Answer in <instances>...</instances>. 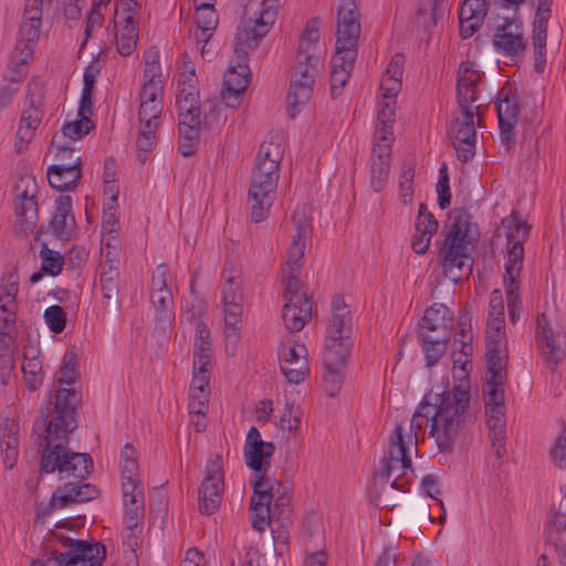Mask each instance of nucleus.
I'll use <instances>...</instances> for the list:
<instances>
[{"mask_svg":"<svg viewBox=\"0 0 566 566\" xmlns=\"http://www.w3.org/2000/svg\"><path fill=\"white\" fill-rule=\"evenodd\" d=\"M223 471L222 459L216 454L209 459L206 467V476L199 489L200 492L208 495H223Z\"/></svg>","mask_w":566,"mask_h":566,"instance_id":"obj_38","label":"nucleus"},{"mask_svg":"<svg viewBox=\"0 0 566 566\" xmlns=\"http://www.w3.org/2000/svg\"><path fill=\"white\" fill-rule=\"evenodd\" d=\"M551 460L555 467L566 471V431L564 430L554 441L551 451Z\"/></svg>","mask_w":566,"mask_h":566,"instance_id":"obj_63","label":"nucleus"},{"mask_svg":"<svg viewBox=\"0 0 566 566\" xmlns=\"http://www.w3.org/2000/svg\"><path fill=\"white\" fill-rule=\"evenodd\" d=\"M494 49L506 56H517L526 49L523 38V23L518 18H505L500 24L492 39Z\"/></svg>","mask_w":566,"mask_h":566,"instance_id":"obj_19","label":"nucleus"},{"mask_svg":"<svg viewBox=\"0 0 566 566\" xmlns=\"http://www.w3.org/2000/svg\"><path fill=\"white\" fill-rule=\"evenodd\" d=\"M119 271L117 266L113 265L112 262L106 261L102 264V271L99 274V284L102 295L104 298L105 308L112 307L118 310L120 305L119 301V287H118Z\"/></svg>","mask_w":566,"mask_h":566,"instance_id":"obj_30","label":"nucleus"},{"mask_svg":"<svg viewBox=\"0 0 566 566\" xmlns=\"http://www.w3.org/2000/svg\"><path fill=\"white\" fill-rule=\"evenodd\" d=\"M12 337L7 333L0 335V371L12 373L14 368V348Z\"/></svg>","mask_w":566,"mask_h":566,"instance_id":"obj_52","label":"nucleus"},{"mask_svg":"<svg viewBox=\"0 0 566 566\" xmlns=\"http://www.w3.org/2000/svg\"><path fill=\"white\" fill-rule=\"evenodd\" d=\"M15 216L20 219L21 230L31 232L38 222V203L33 195H29L28 190H23L14 202Z\"/></svg>","mask_w":566,"mask_h":566,"instance_id":"obj_35","label":"nucleus"},{"mask_svg":"<svg viewBox=\"0 0 566 566\" xmlns=\"http://www.w3.org/2000/svg\"><path fill=\"white\" fill-rule=\"evenodd\" d=\"M253 495L250 502L251 525L255 531L262 532L270 523L272 509L271 502L274 499V489L277 482L269 476H259L253 481Z\"/></svg>","mask_w":566,"mask_h":566,"instance_id":"obj_17","label":"nucleus"},{"mask_svg":"<svg viewBox=\"0 0 566 566\" xmlns=\"http://www.w3.org/2000/svg\"><path fill=\"white\" fill-rule=\"evenodd\" d=\"M46 177L50 186L59 191H72L82 178L81 157L67 164H54L48 168Z\"/></svg>","mask_w":566,"mask_h":566,"instance_id":"obj_23","label":"nucleus"},{"mask_svg":"<svg viewBox=\"0 0 566 566\" xmlns=\"http://www.w3.org/2000/svg\"><path fill=\"white\" fill-rule=\"evenodd\" d=\"M52 232L60 240H69L75 228V218L72 214L71 196H60L56 199L55 213L50 222Z\"/></svg>","mask_w":566,"mask_h":566,"instance_id":"obj_27","label":"nucleus"},{"mask_svg":"<svg viewBox=\"0 0 566 566\" xmlns=\"http://www.w3.org/2000/svg\"><path fill=\"white\" fill-rule=\"evenodd\" d=\"M44 321L53 333H61L66 325V315L60 305L49 306L44 311Z\"/></svg>","mask_w":566,"mask_h":566,"instance_id":"obj_56","label":"nucleus"},{"mask_svg":"<svg viewBox=\"0 0 566 566\" xmlns=\"http://www.w3.org/2000/svg\"><path fill=\"white\" fill-rule=\"evenodd\" d=\"M59 375L57 381L60 384L72 385L77 379L76 354L73 350H67L64 354Z\"/></svg>","mask_w":566,"mask_h":566,"instance_id":"obj_53","label":"nucleus"},{"mask_svg":"<svg viewBox=\"0 0 566 566\" xmlns=\"http://www.w3.org/2000/svg\"><path fill=\"white\" fill-rule=\"evenodd\" d=\"M97 494V489L92 484H76L69 482L55 490L51 500V505L53 507L63 509L70 503H83L91 501L95 499Z\"/></svg>","mask_w":566,"mask_h":566,"instance_id":"obj_26","label":"nucleus"},{"mask_svg":"<svg viewBox=\"0 0 566 566\" xmlns=\"http://www.w3.org/2000/svg\"><path fill=\"white\" fill-rule=\"evenodd\" d=\"M62 545L69 551L55 553L57 566H102L105 559V546L101 543H88L82 539L65 537Z\"/></svg>","mask_w":566,"mask_h":566,"instance_id":"obj_15","label":"nucleus"},{"mask_svg":"<svg viewBox=\"0 0 566 566\" xmlns=\"http://www.w3.org/2000/svg\"><path fill=\"white\" fill-rule=\"evenodd\" d=\"M163 112V103H140L139 106V122L143 126L158 127V119Z\"/></svg>","mask_w":566,"mask_h":566,"instance_id":"obj_57","label":"nucleus"},{"mask_svg":"<svg viewBox=\"0 0 566 566\" xmlns=\"http://www.w3.org/2000/svg\"><path fill=\"white\" fill-rule=\"evenodd\" d=\"M551 17L535 15L533 22V46L534 50L546 49L547 24Z\"/></svg>","mask_w":566,"mask_h":566,"instance_id":"obj_62","label":"nucleus"},{"mask_svg":"<svg viewBox=\"0 0 566 566\" xmlns=\"http://www.w3.org/2000/svg\"><path fill=\"white\" fill-rule=\"evenodd\" d=\"M243 294L239 277L229 275L222 287V305L224 315V336L227 343L235 344L240 337V323L243 312Z\"/></svg>","mask_w":566,"mask_h":566,"instance_id":"obj_13","label":"nucleus"},{"mask_svg":"<svg viewBox=\"0 0 566 566\" xmlns=\"http://www.w3.org/2000/svg\"><path fill=\"white\" fill-rule=\"evenodd\" d=\"M297 272L298 271H290V274L287 275V277L284 279V283H285V289H284V294H283L284 301H287L289 298H292L296 295L298 296L300 301L311 300L308 297L306 291H304V286L300 282Z\"/></svg>","mask_w":566,"mask_h":566,"instance_id":"obj_59","label":"nucleus"},{"mask_svg":"<svg viewBox=\"0 0 566 566\" xmlns=\"http://www.w3.org/2000/svg\"><path fill=\"white\" fill-rule=\"evenodd\" d=\"M295 233L287 251V266L290 271H298L302 266L306 239L312 232V227L306 213V208H297L293 216Z\"/></svg>","mask_w":566,"mask_h":566,"instance_id":"obj_20","label":"nucleus"},{"mask_svg":"<svg viewBox=\"0 0 566 566\" xmlns=\"http://www.w3.org/2000/svg\"><path fill=\"white\" fill-rule=\"evenodd\" d=\"M280 0H250L245 7L242 25L234 40L233 56L224 75L222 99L228 107L234 108L250 82L248 66L249 52L256 49L259 42L274 24Z\"/></svg>","mask_w":566,"mask_h":566,"instance_id":"obj_2","label":"nucleus"},{"mask_svg":"<svg viewBox=\"0 0 566 566\" xmlns=\"http://www.w3.org/2000/svg\"><path fill=\"white\" fill-rule=\"evenodd\" d=\"M281 371L290 384L297 385L305 379V376L308 373L307 360H302L298 365L281 363Z\"/></svg>","mask_w":566,"mask_h":566,"instance_id":"obj_64","label":"nucleus"},{"mask_svg":"<svg viewBox=\"0 0 566 566\" xmlns=\"http://www.w3.org/2000/svg\"><path fill=\"white\" fill-rule=\"evenodd\" d=\"M21 370L23 373L24 384L31 391L42 386L43 373L42 361L39 358V350L34 347H25L23 352Z\"/></svg>","mask_w":566,"mask_h":566,"instance_id":"obj_34","label":"nucleus"},{"mask_svg":"<svg viewBox=\"0 0 566 566\" xmlns=\"http://www.w3.org/2000/svg\"><path fill=\"white\" fill-rule=\"evenodd\" d=\"M319 21L313 19L308 21L300 39L297 52L301 54H321L318 49Z\"/></svg>","mask_w":566,"mask_h":566,"instance_id":"obj_46","label":"nucleus"},{"mask_svg":"<svg viewBox=\"0 0 566 566\" xmlns=\"http://www.w3.org/2000/svg\"><path fill=\"white\" fill-rule=\"evenodd\" d=\"M438 221L434 216L428 210L424 203H420L419 212L416 220V230L422 235H433L438 230Z\"/></svg>","mask_w":566,"mask_h":566,"instance_id":"obj_54","label":"nucleus"},{"mask_svg":"<svg viewBox=\"0 0 566 566\" xmlns=\"http://www.w3.org/2000/svg\"><path fill=\"white\" fill-rule=\"evenodd\" d=\"M481 80L480 73L470 61L461 63L458 71L457 86H478Z\"/></svg>","mask_w":566,"mask_h":566,"instance_id":"obj_61","label":"nucleus"},{"mask_svg":"<svg viewBox=\"0 0 566 566\" xmlns=\"http://www.w3.org/2000/svg\"><path fill=\"white\" fill-rule=\"evenodd\" d=\"M277 181L279 177L253 169L249 188L252 221L258 223L269 216L275 200Z\"/></svg>","mask_w":566,"mask_h":566,"instance_id":"obj_16","label":"nucleus"},{"mask_svg":"<svg viewBox=\"0 0 566 566\" xmlns=\"http://www.w3.org/2000/svg\"><path fill=\"white\" fill-rule=\"evenodd\" d=\"M179 119L200 117L199 94L193 84L182 85L176 96Z\"/></svg>","mask_w":566,"mask_h":566,"instance_id":"obj_42","label":"nucleus"},{"mask_svg":"<svg viewBox=\"0 0 566 566\" xmlns=\"http://www.w3.org/2000/svg\"><path fill=\"white\" fill-rule=\"evenodd\" d=\"M274 450L275 447L272 442L262 440L258 428L251 427L249 429L243 453L247 465L256 474L254 481L261 475L266 476Z\"/></svg>","mask_w":566,"mask_h":566,"instance_id":"obj_18","label":"nucleus"},{"mask_svg":"<svg viewBox=\"0 0 566 566\" xmlns=\"http://www.w3.org/2000/svg\"><path fill=\"white\" fill-rule=\"evenodd\" d=\"M279 357L281 363L298 365L302 360H307V348L303 344L282 346L279 350Z\"/></svg>","mask_w":566,"mask_h":566,"instance_id":"obj_60","label":"nucleus"},{"mask_svg":"<svg viewBox=\"0 0 566 566\" xmlns=\"http://www.w3.org/2000/svg\"><path fill=\"white\" fill-rule=\"evenodd\" d=\"M507 228V261L505 263L504 284H518V277L523 269L524 247L523 243L528 238L530 226L511 216L504 221Z\"/></svg>","mask_w":566,"mask_h":566,"instance_id":"obj_11","label":"nucleus"},{"mask_svg":"<svg viewBox=\"0 0 566 566\" xmlns=\"http://www.w3.org/2000/svg\"><path fill=\"white\" fill-rule=\"evenodd\" d=\"M313 303L311 300L300 301L294 296L285 301L282 312L286 329L290 332L301 331L312 317Z\"/></svg>","mask_w":566,"mask_h":566,"instance_id":"obj_28","label":"nucleus"},{"mask_svg":"<svg viewBox=\"0 0 566 566\" xmlns=\"http://www.w3.org/2000/svg\"><path fill=\"white\" fill-rule=\"evenodd\" d=\"M485 358L488 366H506L507 343L504 331H485Z\"/></svg>","mask_w":566,"mask_h":566,"instance_id":"obj_33","label":"nucleus"},{"mask_svg":"<svg viewBox=\"0 0 566 566\" xmlns=\"http://www.w3.org/2000/svg\"><path fill=\"white\" fill-rule=\"evenodd\" d=\"M200 117L190 116L179 119V151L184 157L195 154L199 140Z\"/></svg>","mask_w":566,"mask_h":566,"instance_id":"obj_37","label":"nucleus"},{"mask_svg":"<svg viewBox=\"0 0 566 566\" xmlns=\"http://www.w3.org/2000/svg\"><path fill=\"white\" fill-rule=\"evenodd\" d=\"M145 83L140 90V103H163V80L160 78V65L155 60L147 63L144 71Z\"/></svg>","mask_w":566,"mask_h":566,"instance_id":"obj_32","label":"nucleus"},{"mask_svg":"<svg viewBox=\"0 0 566 566\" xmlns=\"http://www.w3.org/2000/svg\"><path fill=\"white\" fill-rule=\"evenodd\" d=\"M115 42L117 52L122 56L130 55L137 45L138 27L134 17H122V20H115Z\"/></svg>","mask_w":566,"mask_h":566,"instance_id":"obj_29","label":"nucleus"},{"mask_svg":"<svg viewBox=\"0 0 566 566\" xmlns=\"http://www.w3.org/2000/svg\"><path fill=\"white\" fill-rule=\"evenodd\" d=\"M44 96V84L39 80L31 81L27 91V105L22 111L17 130V138L21 143L29 144L34 138L36 128L43 117Z\"/></svg>","mask_w":566,"mask_h":566,"instance_id":"obj_14","label":"nucleus"},{"mask_svg":"<svg viewBox=\"0 0 566 566\" xmlns=\"http://www.w3.org/2000/svg\"><path fill=\"white\" fill-rule=\"evenodd\" d=\"M323 67L321 54H301L296 51L293 74L291 77L287 103L293 118L300 112L298 107L306 104L313 93L316 77Z\"/></svg>","mask_w":566,"mask_h":566,"instance_id":"obj_7","label":"nucleus"},{"mask_svg":"<svg viewBox=\"0 0 566 566\" xmlns=\"http://www.w3.org/2000/svg\"><path fill=\"white\" fill-rule=\"evenodd\" d=\"M335 53L332 56L331 96L337 98L350 76L357 57V43L360 32L336 31Z\"/></svg>","mask_w":566,"mask_h":566,"instance_id":"obj_8","label":"nucleus"},{"mask_svg":"<svg viewBox=\"0 0 566 566\" xmlns=\"http://www.w3.org/2000/svg\"><path fill=\"white\" fill-rule=\"evenodd\" d=\"M478 115L474 111L458 109L453 113V119L448 130L449 139L457 151L458 158L467 163L475 154L476 130L474 118Z\"/></svg>","mask_w":566,"mask_h":566,"instance_id":"obj_10","label":"nucleus"},{"mask_svg":"<svg viewBox=\"0 0 566 566\" xmlns=\"http://www.w3.org/2000/svg\"><path fill=\"white\" fill-rule=\"evenodd\" d=\"M39 256L41 259V268L30 276L32 284L40 282L44 274L51 276L59 275L64 265V258L60 252L50 249L46 243H42Z\"/></svg>","mask_w":566,"mask_h":566,"instance_id":"obj_36","label":"nucleus"},{"mask_svg":"<svg viewBox=\"0 0 566 566\" xmlns=\"http://www.w3.org/2000/svg\"><path fill=\"white\" fill-rule=\"evenodd\" d=\"M390 170V154L387 145L373 148L370 184L376 192L384 189Z\"/></svg>","mask_w":566,"mask_h":566,"instance_id":"obj_31","label":"nucleus"},{"mask_svg":"<svg viewBox=\"0 0 566 566\" xmlns=\"http://www.w3.org/2000/svg\"><path fill=\"white\" fill-rule=\"evenodd\" d=\"M211 340L210 331L202 321H196V336L193 344V363L210 365Z\"/></svg>","mask_w":566,"mask_h":566,"instance_id":"obj_43","label":"nucleus"},{"mask_svg":"<svg viewBox=\"0 0 566 566\" xmlns=\"http://www.w3.org/2000/svg\"><path fill=\"white\" fill-rule=\"evenodd\" d=\"M453 315L450 310L440 303H434L426 312L421 319L420 332L436 333L434 337L450 338L452 332Z\"/></svg>","mask_w":566,"mask_h":566,"instance_id":"obj_25","label":"nucleus"},{"mask_svg":"<svg viewBox=\"0 0 566 566\" xmlns=\"http://www.w3.org/2000/svg\"><path fill=\"white\" fill-rule=\"evenodd\" d=\"M124 497V523L129 531L138 527L139 521L144 514V491L132 492Z\"/></svg>","mask_w":566,"mask_h":566,"instance_id":"obj_44","label":"nucleus"},{"mask_svg":"<svg viewBox=\"0 0 566 566\" xmlns=\"http://www.w3.org/2000/svg\"><path fill=\"white\" fill-rule=\"evenodd\" d=\"M336 31L360 32V13L355 0H337Z\"/></svg>","mask_w":566,"mask_h":566,"instance_id":"obj_40","label":"nucleus"},{"mask_svg":"<svg viewBox=\"0 0 566 566\" xmlns=\"http://www.w3.org/2000/svg\"><path fill=\"white\" fill-rule=\"evenodd\" d=\"M411 470V458L408 454V442L403 437V429L401 426H397L392 432L388 459L384 460V468L379 475L380 479H385L386 482L395 475L391 481V488L395 490L403 491L405 484L400 480L407 474V471Z\"/></svg>","mask_w":566,"mask_h":566,"instance_id":"obj_9","label":"nucleus"},{"mask_svg":"<svg viewBox=\"0 0 566 566\" xmlns=\"http://www.w3.org/2000/svg\"><path fill=\"white\" fill-rule=\"evenodd\" d=\"M420 337L422 339L426 365L431 367L437 364L443 355L446 343L449 338L434 337L431 334H426V332H420Z\"/></svg>","mask_w":566,"mask_h":566,"instance_id":"obj_47","label":"nucleus"},{"mask_svg":"<svg viewBox=\"0 0 566 566\" xmlns=\"http://www.w3.org/2000/svg\"><path fill=\"white\" fill-rule=\"evenodd\" d=\"M281 142L282 135L280 133H272L260 146L253 169L280 177V163L284 156V147Z\"/></svg>","mask_w":566,"mask_h":566,"instance_id":"obj_21","label":"nucleus"},{"mask_svg":"<svg viewBox=\"0 0 566 566\" xmlns=\"http://www.w3.org/2000/svg\"><path fill=\"white\" fill-rule=\"evenodd\" d=\"M156 126H143L136 140L137 159L140 164L147 160V154L153 149L156 139Z\"/></svg>","mask_w":566,"mask_h":566,"instance_id":"obj_50","label":"nucleus"},{"mask_svg":"<svg viewBox=\"0 0 566 566\" xmlns=\"http://www.w3.org/2000/svg\"><path fill=\"white\" fill-rule=\"evenodd\" d=\"M470 400L469 386L463 382L451 390L430 391L415 411L410 428L422 430L430 423V436L439 451L450 453L463 439L468 427L475 421Z\"/></svg>","mask_w":566,"mask_h":566,"instance_id":"obj_1","label":"nucleus"},{"mask_svg":"<svg viewBox=\"0 0 566 566\" xmlns=\"http://www.w3.org/2000/svg\"><path fill=\"white\" fill-rule=\"evenodd\" d=\"M506 366H488L483 395L488 413L490 440L499 460L506 454V419L504 412V380Z\"/></svg>","mask_w":566,"mask_h":566,"instance_id":"obj_5","label":"nucleus"},{"mask_svg":"<svg viewBox=\"0 0 566 566\" xmlns=\"http://www.w3.org/2000/svg\"><path fill=\"white\" fill-rule=\"evenodd\" d=\"M331 311L323 350H327L328 361H336L340 357L350 355L354 344V324L350 310L343 296L333 297Z\"/></svg>","mask_w":566,"mask_h":566,"instance_id":"obj_6","label":"nucleus"},{"mask_svg":"<svg viewBox=\"0 0 566 566\" xmlns=\"http://www.w3.org/2000/svg\"><path fill=\"white\" fill-rule=\"evenodd\" d=\"M19 426L14 420L7 419L1 427L0 448L17 449L19 448Z\"/></svg>","mask_w":566,"mask_h":566,"instance_id":"obj_58","label":"nucleus"},{"mask_svg":"<svg viewBox=\"0 0 566 566\" xmlns=\"http://www.w3.org/2000/svg\"><path fill=\"white\" fill-rule=\"evenodd\" d=\"M536 337L538 349L547 364L558 365L565 357V350L559 335H555L545 314L537 317Z\"/></svg>","mask_w":566,"mask_h":566,"instance_id":"obj_22","label":"nucleus"},{"mask_svg":"<svg viewBox=\"0 0 566 566\" xmlns=\"http://www.w3.org/2000/svg\"><path fill=\"white\" fill-rule=\"evenodd\" d=\"M558 507H552L547 517V542L556 552L566 557V488Z\"/></svg>","mask_w":566,"mask_h":566,"instance_id":"obj_24","label":"nucleus"},{"mask_svg":"<svg viewBox=\"0 0 566 566\" xmlns=\"http://www.w3.org/2000/svg\"><path fill=\"white\" fill-rule=\"evenodd\" d=\"M496 109L499 123L509 122L510 124H516L520 105L515 94H511V91L505 92L503 88L500 92Z\"/></svg>","mask_w":566,"mask_h":566,"instance_id":"obj_45","label":"nucleus"},{"mask_svg":"<svg viewBox=\"0 0 566 566\" xmlns=\"http://www.w3.org/2000/svg\"><path fill=\"white\" fill-rule=\"evenodd\" d=\"M452 219L439 255L446 277L458 283L472 271L470 252L476 238L471 216L465 209H455Z\"/></svg>","mask_w":566,"mask_h":566,"instance_id":"obj_4","label":"nucleus"},{"mask_svg":"<svg viewBox=\"0 0 566 566\" xmlns=\"http://www.w3.org/2000/svg\"><path fill=\"white\" fill-rule=\"evenodd\" d=\"M123 496L130 495L133 492L143 490L138 481V464L135 459L120 461Z\"/></svg>","mask_w":566,"mask_h":566,"instance_id":"obj_48","label":"nucleus"},{"mask_svg":"<svg viewBox=\"0 0 566 566\" xmlns=\"http://www.w3.org/2000/svg\"><path fill=\"white\" fill-rule=\"evenodd\" d=\"M75 399L76 392L74 389L62 388L56 391L55 416L46 424L41 472L53 473L59 471L61 479L85 480L93 468L91 455L72 452L63 446V442H67L69 433L77 427Z\"/></svg>","mask_w":566,"mask_h":566,"instance_id":"obj_3","label":"nucleus"},{"mask_svg":"<svg viewBox=\"0 0 566 566\" xmlns=\"http://www.w3.org/2000/svg\"><path fill=\"white\" fill-rule=\"evenodd\" d=\"M81 118L75 122L67 123L62 128V138L67 137L72 140L82 138L84 135L94 127L93 122L87 116H80Z\"/></svg>","mask_w":566,"mask_h":566,"instance_id":"obj_55","label":"nucleus"},{"mask_svg":"<svg viewBox=\"0 0 566 566\" xmlns=\"http://www.w3.org/2000/svg\"><path fill=\"white\" fill-rule=\"evenodd\" d=\"M348 357H340L336 361L327 360V350H323V361L325 366L324 390L329 397H335L342 388L343 369Z\"/></svg>","mask_w":566,"mask_h":566,"instance_id":"obj_41","label":"nucleus"},{"mask_svg":"<svg viewBox=\"0 0 566 566\" xmlns=\"http://www.w3.org/2000/svg\"><path fill=\"white\" fill-rule=\"evenodd\" d=\"M150 301L156 308V318L163 323L170 322L174 317L170 290L151 292Z\"/></svg>","mask_w":566,"mask_h":566,"instance_id":"obj_49","label":"nucleus"},{"mask_svg":"<svg viewBox=\"0 0 566 566\" xmlns=\"http://www.w3.org/2000/svg\"><path fill=\"white\" fill-rule=\"evenodd\" d=\"M488 14L486 0H465L460 9V19L483 22Z\"/></svg>","mask_w":566,"mask_h":566,"instance_id":"obj_51","label":"nucleus"},{"mask_svg":"<svg viewBox=\"0 0 566 566\" xmlns=\"http://www.w3.org/2000/svg\"><path fill=\"white\" fill-rule=\"evenodd\" d=\"M195 20L199 29V33L196 34L197 40L208 42L218 24V14L213 6L196 1Z\"/></svg>","mask_w":566,"mask_h":566,"instance_id":"obj_39","label":"nucleus"},{"mask_svg":"<svg viewBox=\"0 0 566 566\" xmlns=\"http://www.w3.org/2000/svg\"><path fill=\"white\" fill-rule=\"evenodd\" d=\"M49 0H29L27 1L23 19L18 32V41L14 48L20 63H27L32 56L33 51L40 38L42 3Z\"/></svg>","mask_w":566,"mask_h":566,"instance_id":"obj_12","label":"nucleus"}]
</instances>
